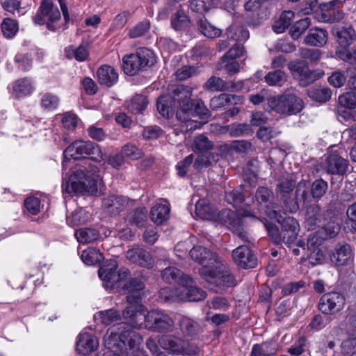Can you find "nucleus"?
Returning <instances> with one entry per match:
<instances>
[{"label":"nucleus","mask_w":356,"mask_h":356,"mask_svg":"<svg viewBox=\"0 0 356 356\" xmlns=\"http://www.w3.org/2000/svg\"><path fill=\"white\" fill-rule=\"evenodd\" d=\"M117 261L111 260L100 267L99 277L105 288H122L127 293V301L130 305L122 314L126 322L109 327L104 335V342L108 350H120L122 354H128V350H138L143 341L140 334L129 327L137 330L145 329L144 315L147 310L143 305L137 303L144 294L145 286L141 279H129V269L121 268L117 271Z\"/></svg>","instance_id":"nucleus-1"},{"label":"nucleus","mask_w":356,"mask_h":356,"mask_svg":"<svg viewBox=\"0 0 356 356\" xmlns=\"http://www.w3.org/2000/svg\"><path fill=\"white\" fill-rule=\"evenodd\" d=\"M190 255L193 260L202 265L200 274L207 282V287L210 290L221 293L229 287L236 286L235 278L215 252L197 245L191 250Z\"/></svg>","instance_id":"nucleus-2"},{"label":"nucleus","mask_w":356,"mask_h":356,"mask_svg":"<svg viewBox=\"0 0 356 356\" xmlns=\"http://www.w3.org/2000/svg\"><path fill=\"white\" fill-rule=\"evenodd\" d=\"M192 96V88L189 86L178 85L172 89V94L161 95L158 99L156 106L159 113L163 117L169 118L173 115L175 104L177 103V111L189 110V98Z\"/></svg>","instance_id":"nucleus-3"},{"label":"nucleus","mask_w":356,"mask_h":356,"mask_svg":"<svg viewBox=\"0 0 356 356\" xmlns=\"http://www.w3.org/2000/svg\"><path fill=\"white\" fill-rule=\"evenodd\" d=\"M100 175L95 166L90 165L86 172L77 169L70 176L68 181L63 184V191L69 194L94 193L97 191V182Z\"/></svg>","instance_id":"nucleus-4"},{"label":"nucleus","mask_w":356,"mask_h":356,"mask_svg":"<svg viewBox=\"0 0 356 356\" xmlns=\"http://www.w3.org/2000/svg\"><path fill=\"white\" fill-rule=\"evenodd\" d=\"M145 329L148 331L165 334L174 332L175 321L172 316L162 309H153L144 315Z\"/></svg>","instance_id":"nucleus-5"},{"label":"nucleus","mask_w":356,"mask_h":356,"mask_svg":"<svg viewBox=\"0 0 356 356\" xmlns=\"http://www.w3.org/2000/svg\"><path fill=\"white\" fill-rule=\"evenodd\" d=\"M122 61L124 73L134 76L144 67L153 65L156 63V57L152 50L140 48L136 54L124 56Z\"/></svg>","instance_id":"nucleus-6"},{"label":"nucleus","mask_w":356,"mask_h":356,"mask_svg":"<svg viewBox=\"0 0 356 356\" xmlns=\"http://www.w3.org/2000/svg\"><path fill=\"white\" fill-rule=\"evenodd\" d=\"M265 213L269 218L275 219L281 224L282 242L286 244H291L296 241L300 231V226L297 220L293 217L282 218V215L276 210L275 205L271 207L266 205Z\"/></svg>","instance_id":"nucleus-7"},{"label":"nucleus","mask_w":356,"mask_h":356,"mask_svg":"<svg viewBox=\"0 0 356 356\" xmlns=\"http://www.w3.org/2000/svg\"><path fill=\"white\" fill-rule=\"evenodd\" d=\"M344 150L337 146L332 147L325 154L324 161L321 167L327 173L335 175H343L346 173L349 162L343 157Z\"/></svg>","instance_id":"nucleus-8"},{"label":"nucleus","mask_w":356,"mask_h":356,"mask_svg":"<svg viewBox=\"0 0 356 356\" xmlns=\"http://www.w3.org/2000/svg\"><path fill=\"white\" fill-rule=\"evenodd\" d=\"M268 106L277 113L293 115L303 108L302 100L292 94H286L280 97H272L268 100Z\"/></svg>","instance_id":"nucleus-9"},{"label":"nucleus","mask_w":356,"mask_h":356,"mask_svg":"<svg viewBox=\"0 0 356 356\" xmlns=\"http://www.w3.org/2000/svg\"><path fill=\"white\" fill-rule=\"evenodd\" d=\"M63 154L65 158L68 159H79L86 156L95 161L102 159V152L99 146L91 141H75L65 149Z\"/></svg>","instance_id":"nucleus-10"},{"label":"nucleus","mask_w":356,"mask_h":356,"mask_svg":"<svg viewBox=\"0 0 356 356\" xmlns=\"http://www.w3.org/2000/svg\"><path fill=\"white\" fill-rule=\"evenodd\" d=\"M296 181L291 178L282 179L277 186L276 195L282 202L286 209L290 213H295L299 209V204L293 193Z\"/></svg>","instance_id":"nucleus-11"},{"label":"nucleus","mask_w":356,"mask_h":356,"mask_svg":"<svg viewBox=\"0 0 356 356\" xmlns=\"http://www.w3.org/2000/svg\"><path fill=\"white\" fill-rule=\"evenodd\" d=\"M345 298L339 292H329L323 294L318 302V309L325 314L333 315L344 307Z\"/></svg>","instance_id":"nucleus-12"},{"label":"nucleus","mask_w":356,"mask_h":356,"mask_svg":"<svg viewBox=\"0 0 356 356\" xmlns=\"http://www.w3.org/2000/svg\"><path fill=\"white\" fill-rule=\"evenodd\" d=\"M288 68L293 76L303 86L309 85L324 75V72L321 70L312 71L307 66L295 61L290 62L288 64Z\"/></svg>","instance_id":"nucleus-13"},{"label":"nucleus","mask_w":356,"mask_h":356,"mask_svg":"<svg viewBox=\"0 0 356 356\" xmlns=\"http://www.w3.org/2000/svg\"><path fill=\"white\" fill-rule=\"evenodd\" d=\"M160 346L170 353L189 355L188 342L181 337L172 334H164L159 339Z\"/></svg>","instance_id":"nucleus-14"},{"label":"nucleus","mask_w":356,"mask_h":356,"mask_svg":"<svg viewBox=\"0 0 356 356\" xmlns=\"http://www.w3.org/2000/svg\"><path fill=\"white\" fill-rule=\"evenodd\" d=\"M345 0H332L328 3L320 5V11L318 19L326 23H333L341 20L344 14L335 8L337 2L343 3Z\"/></svg>","instance_id":"nucleus-15"},{"label":"nucleus","mask_w":356,"mask_h":356,"mask_svg":"<svg viewBox=\"0 0 356 356\" xmlns=\"http://www.w3.org/2000/svg\"><path fill=\"white\" fill-rule=\"evenodd\" d=\"M234 261L243 268H252L257 264V257L246 245H240L232 251Z\"/></svg>","instance_id":"nucleus-16"},{"label":"nucleus","mask_w":356,"mask_h":356,"mask_svg":"<svg viewBox=\"0 0 356 356\" xmlns=\"http://www.w3.org/2000/svg\"><path fill=\"white\" fill-rule=\"evenodd\" d=\"M40 12L47 19V26L48 29L54 31L58 28L55 24L60 19V13L57 6H54L51 0H43L40 6Z\"/></svg>","instance_id":"nucleus-17"},{"label":"nucleus","mask_w":356,"mask_h":356,"mask_svg":"<svg viewBox=\"0 0 356 356\" xmlns=\"http://www.w3.org/2000/svg\"><path fill=\"white\" fill-rule=\"evenodd\" d=\"M40 12L47 19V26L48 29L54 31L58 28L55 24L60 19V13L57 6H54L51 0H43L40 6Z\"/></svg>","instance_id":"nucleus-18"},{"label":"nucleus","mask_w":356,"mask_h":356,"mask_svg":"<svg viewBox=\"0 0 356 356\" xmlns=\"http://www.w3.org/2000/svg\"><path fill=\"white\" fill-rule=\"evenodd\" d=\"M99 346L97 339L92 334L82 332L78 336L76 350L83 355L89 354L97 350Z\"/></svg>","instance_id":"nucleus-19"},{"label":"nucleus","mask_w":356,"mask_h":356,"mask_svg":"<svg viewBox=\"0 0 356 356\" xmlns=\"http://www.w3.org/2000/svg\"><path fill=\"white\" fill-rule=\"evenodd\" d=\"M328 38V32L321 28H311L304 38L305 44L322 47L325 45Z\"/></svg>","instance_id":"nucleus-20"},{"label":"nucleus","mask_w":356,"mask_h":356,"mask_svg":"<svg viewBox=\"0 0 356 356\" xmlns=\"http://www.w3.org/2000/svg\"><path fill=\"white\" fill-rule=\"evenodd\" d=\"M97 81L99 84L106 87H111L118 80V73L111 65L101 66L97 71Z\"/></svg>","instance_id":"nucleus-21"},{"label":"nucleus","mask_w":356,"mask_h":356,"mask_svg":"<svg viewBox=\"0 0 356 356\" xmlns=\"http://www.w3.org/2000/svg\"><path fill=\"white\" fill-rule=\"evenodd\" d=\"M127 204V200L119 195H111L103 200V207L106 211L112 216H116L122 211Z\"/></svg>","instance_id":"nucleus-22"},{"label":"nucleus","mask_w":356,"mask_h":356,"mask_svg":"<svg viewBox=\"0 0 356 356\" xmlns=\"http://www.w3.org/2000/svg\"><path fill=\"white\" fill-rule=\"evenodd\" d=\"M353 259L350 246L348 244L337 245L331 256V260L337 266L348 265Z\"/></svg>","instance_id":"nucleus-23"},{"label":"nucleus","mask_w":356,"mask_h":356,"mask_svg":"<svg viewBox=\"0 0 356 356\" xmlns=\"http://www.w3.org/2000/svg\"><path fill=\"white\" fill-rule=\"evenodd\" d=\"M333 33L337 37L338 43L344 48L349 47L356 40L355 31L351 26L335 27Z\"/></svg>","instance_id":"nucleus-24"},{"label":"nucleus","mask_w":356,"mask_h":356,"mask_svg":"<svg viewBox=\"0 0 356 356\" xmlns=\"http://www.w3.org/2000/svg\"><path fill=\"white\" fill-rule=\"evenodd\" d=\"M191 112H193V111L191 110L190 104L188 111L186 112L184 111H177L176 117L177 120L179 122L178 125L179 126V129L181 132H188L200 127V122L190 119V117L192 116L190 115V113Z\"/></svg>","instance_id":"nucleus-25"},{"label":"nucleus","mask_w":356,"mask_h":356,"mask_svg":"<svg viewBox=\"0 0 356 356\" xmlns=\"http://www.w3.org/2000/svg\"><path fill=\"white\" fill-rule=\"evenodd\" d=\"M170 216V208L163 204H155L150 211V218L156 225H161Z\"/></svg>","instance_id":"nucleus-26"},{"label":"nucleus","mask_w":356,"mask_h":356,"mask_svg":"<svg viewBox=\"0 0 356 356\" xmlns=\"http://www.w3.org/2000/svg\"><path fill=\"white\" fill-rule=\"evenodd\" d=\"M241 218L233 211L230 209H222L219 212L216 211V217L212 220L217 221L222 225H225L229 229L233 227L235 221L240 220Z\"/></svg>","instance_id":"nucleus-27"},{"label":"nucleus","mask_w":356,"mask_h":356,"mask_svg":"<svg viewBox=\"0 0 356 356\" xmlns=\"http://www.w3.org/2000/svg\"><path fill=\"white\" fill-rule=\"evenodd\" d=\"M195 212L198 217L205 220H212L216 217V211L205 199L200 200L196 203Z\"/></svg>","instance_id":"nucleus-28"},{"label":"nucleus","mask_w":356,"mask_h":356,"mask_svg":"<svg viewBox=\"0 0 356 356\" xmlns=\"http://www.w3.org/2000/svg\"><path fill=\"white\" fill-rule=\"evenodd\" d=\"M95 319H99L101 323L108 325L121 318L120 312L115 309H109L97 312L94 315Z\"/></svg>","instance_id":"nucleus-29"},{"label":"nucleus","mask_w":356,"mask_h":356,"mask_svg":"<svg viewBox=\"0 0 356 356\" xmlns=\"http://www.w3.org/2000/svg\"><path fill=\"white\" fill-rule=\"evenodd\" d=\"M13 90L17 97H22L31 95L33 87L31 81L25 78L17 80L13 84Z\"/></svg>","instance_id":"nucleus-30"},{"label":"nucleus","mask_w":356,"mask_h":356,"mask_svg":"<svg viewBox=\"0 0 356 356\" xmlns=\"http://www.w3.org/2000/svg\"><path fill=\"white\" fill-rule=\"evenodd\" d=\"M310 188V182L309 180L302 179L300 181L295 191V197L298 202H302L304 204L310 202V195L309 189Z\"/></svg>","instance_id":"nucleus-31"},{"label":"nucleus","mask_w":356,"mask_h":356,"mask_svg":"<svg viewBox=\"0 0 356 356\" xmlns=\"http://www.w3.org/2000/svg\"><path fill=\"white\" fill-rule=\"evenodd\" d=\"M81 258L86 265L93 266L102 261L103 255L99 250L94 248H88L82 252Z\"/></svg>","instance_id":"nucleus-32"},{"label":"nucleus","mask_w":356,"mask_h":356,"mask_svg":"<svg viewBox=\"0 0 356 356\" xmlns=\"http://www.w3.org/2000/svg\"><path fill=\"white\" fill-rule=\"evenodd\" d=\"M65 54L68 58H74L79 62L86 60L89 56L88 50L83 44H81L76 48L73 46H70L65 49Z\"/></svg>","instance_id":"nucleus-33"},{"label":"nucleus","mask_w":356,"mask_h":356,"mask_svg":"<svg viewBox=\"0 0 356 356\" xmlns=\"http://www.w3.org/2000/svg\"><path fill=\"white\" fill-rule=\"evenodd\" d=\"M311 19L305 17L296 22L290 28L289 34L293 40L298 39L311 26Z\"/></svg>","instance_id":"nucleus-34"},{"label":"nucleus","mask_w":356,"mask_h":356,"mask_svg":"<svg viewBox=\"0 0 356 356\" xmlns=\"http://www.w3.org/2000/svg\"><path fill=\"white\" fill-rule=\"evenodd\" d=\"M147 104L146 96L136 95L127 103V107L133 113H140L146 108Z\"/></svg>","instance_id":"nucleus-35"},{"label":"nucleus","mask_w":356,"mask_h":356,"mask_svg":"<svg viewBox=\"0 0 356 356\" xmlns=\"http://www.w3.org/2000/svg\"><path fill=\"white\" fill-rule=\"evenodd\" d=\"M179 327L182 333L186 336H193L199 330V324L193 319L183 316L179 322Z\"/></svg>","instance_id":"nucleus-36"},{"label":"nucleus","mask_w":356,"mask_h":356,"mask_svg":"<svg viewBox=\"0 0 356 356\" xmlns=\"http://www.w3.org/2000/svg\"><path fill=\"white\" fill-rule=\"evenodd\" d=\"M310 99L319 103L328 101L332 96V91L328 88H313L308 90Z\"/></svg>","instance_id":"nucleus-37"},{"label":"nucleus","mask_w":356,"mask_h":356,"mask_svg":"<svg viewBox=\"0 0 356 356\" xmlns=\"http://www.w3.org/2000/svg\"><path fill=\"white\" fill-rule=\"evenodd\" d=\"M277 352L275 345L273 343L265 342L261 344H254L252 348L250 356H270Z\"/></svg>","instance_id":"nucleus-38"},{"label":"nucleus","mask_w":356,"mask_h":356,"mask_svg":"<svg viewBox=\"0 0 356 356\" xmlns=\"http://www.w3.org/2000/svg\"><path fill=\"white\" fill-rule=\"evenodd\" d=\"M75 236L79 243H92L99 236V232L92 228H82L75 232Z\"/></svg>","instance_id":"nucleus-39"},{"label":"nucleus","mask_w":356,"mask_h":356,"mask_svg":"<svg viewBox=\"0 0 356 356\" xmlns=\"http://www.w3.org/2000/svg\"><path fill=\"white\" fill-rule=\"evenodd\" d=\"M213 142L203 134L196 136L192 144V149L195 152L202 153L213 149Z\"/></svg>","instance_id":"nucleus-40"},{"label":"nucleus","mask_w":356,"mask_h":356,"mask_svg":"<svg viewBox=\"0 0 356 356\" xmlns=\"http://www.w3.org/2000/svg\"><path fill=\"white\" fill-rule=\"evenodd\" d=\"M227 35L229 40H235L239 43L249 38V32L243 26L232 25L227 30Z\"/></svg>","instance_id":"nucleus-41"},{"label":"nucleus","mask_w":356,"mask_h":356,"mask_svg":"<svg viewBox=\"0 0 356 356\" xmlns=\"http://www.w3.org/2000/svg\"><path fill=\"white\" fill-rule=\"evenodd\" d=\"M198 27L201 33L209 38H217L221 34V30L211 24L206 19L201 18L199 19Z\"/></svg>","instance_id":"nucleus-42"},{"label":"nucleus","mask_w":356,"mask_h":356,"mask_svg":"<svg viewBox=\"0 0 356 356\" xmlns=\"http://www.w3.org/2000/svg\"><path fill=\"white\" fill-rule=\"evenodd\" d=\"M187 276L184 275L179 269L174 266L165 268L161 273L162 279L168 283H179L182 277Z\"/></svg>","instance_id":"nucleus-43"},{"label":"nucleus","mask_w":356,"mask_h":356,"mask_svg":"<svg viewBox=\"0 0 356 356\" xmlns=\"http://www.w3.org/2000/svg\"><path fill=\"white\" fill-rule=\"evenodd\" d=\"M321 208L318 204H312L307 208L305 220L309 228H313L320 222Z\"/></svg>","instance_id":"nucleus-44"},{"label":"nucleus","mask_w":356,"mask_h":356,"mask_svg":"<svg viewBox=\"0 0 356 356\" xmlns=\"http://www.w3.org/2000/svg\"><path fill=\"white\" fill-rule=\"evenodd\" d=\"M147 220V210L145 208H138L127 216V221L131 225L143 227Z\"/></svg>","instance_id":"nucleus-45"},{"label":"nucleus","mask_w":356,"mask_h":356,"mask_svg":"<svg viewBox=\"0 0 356 356\" xmlns=\"http://www.w3.org/2000/svg\"><path fill=\"white\" fill-rule=\"evenodd\" d=\"M189 104L191 106L193 112L190 113L191 115H197L200 118H207L210 116V112L206 107L204 102L201 99L191 100L189 98Z\"/></svg>","instance_id":"nucleus-46"},{"label":"nucleus","mask_w":356,"mask_h":356,"mask_svg":"<svg viewBox=\"0 0 356 356\" xmlns=\"http://www.w3.org/2000/svg\"><path fill=\"white\" fill-rule=\"evenodd\" d=\"M1 28L6 38H13L19 29L17 22L11 18H5L1 24Z\"/></svg>","instance_id":"nucleus-47"},{"label":"nucleus","mask_w":356,"mask_h":356,"mask_svg":"<svg viewBox=\"0 0 356 356\" xmlns=\"http://www.w3.org/2000/svg\"><path fill=\"white\" fill-rule=\"evenodd\" d=\"M190 20L185 13L181 10L177 11L171 19L172 27L176 31H181L186 29Z\"/></svg>","instance_id":"nucleus-48"},{"label":"nucleus","mask_w":356,"mask_h":356,"mask_svg":"<svg viewBox=\"0 0 356 356\" xmlns=\"http://www.w3.org/2000/svg\"><path fill=\"white\" fill-rule=\"evenodd\" d=\"M265 81L268 85L273 86H282L286 81V76L285 73L277 70L268 72L265 76Z\"/></svg>","instance_id":"nucleus-49"},{"label":"nucleus","mask_w":356,"mask_h":356,"mask_svg":"<svg viewBox=\"0 0 356 356\" xmlns=\"http://www.w3.org/2000/svg\"><path fill=\"white\" fill-rule=\"evenodd\" d=\"M311 194L314 199H321L325 193L328 188L327 182L323 179L315 180L312 184H310Z\"/></svg>","instance_id":"nucleus-50"},{"label":"nucleus","mask_w":356,"mask_h":356,"mask_svg":"<svg viewBox=\"0 0 356 356\" xmlns=\"http://www.w3.org/2000/svg\"><path fill=\"white\" fill-rule=\"evenodd\" d=\"M88 220L86 211L82 208L73 211L70 216L67 217V222L70 225H79L86 223Z\"/></svg>","instance_id":"nucleus-51"},{"label":"nucleus","mask_w":356,"mask_h":356,"mask_svg":"<svg viewBox=\"0 0 356 356\" xmlns=\"http://www.w3.org/2000/svg\"><path fill=\"white\" fill-rule=\"evenodd\" d=\"M59 98L49 92L44 93L40 99V105L44 110L54 111L59 104Z\"/></svg>","instance_id":"nucleus-52"},{"label":"nucleus","mask_w":356,"mask_h":356,"mask_svg":"<svg viewBox=\"0 0 356 356\" xmlns=\"http://www.w3.org/2000/svg\"><path fill=\"white\" fill-rule=\"evenodd\" d=\"M184 290L188 291V295H182V299H186L188 301H201L206 298L207 293L202 289L193 286L191 284L189 289H184Z\"/></svg>","instance_id":"nucleus-53"},{"label":"nucleus","mask_w":356,"mask_h":356,"mask_svg":"<svg viewBox=\"0 0 356 356\" xmlns=\"http://www.w3.org/2000/svg\"><path fill=\"white\" fill-rule=\"evenodd\" d=\"M206 88L212 91H225L229 88V83L223 81L221 78L211 76L206 83Z\"/></svg>","instance_id":"nucleus-54"},{"label":"nucleus","mask_w":356,"mask_h":356,"mask_svg":"<svg viewBox=\"0 0 356 356\" xmlns=\"http://www.w3.org/2000/svg\"><path fill=\"white\" fill-rule=\"evenodd\" d=\"M193 280L190 276H186L180 280L178 286L175 288V300L187 301L186 299H182V295H188V291L184 289H189L191 284H193Z\"/></svg>","instance_id":"nucleus-55"},{"label":"nucleus","mask_w":356,"mask_h":356,"mask_svg":"<svg viewBox=\"0 0 356 356\" xmlns=\"http://www.w3.org/2000/svg\"><path fill=\"white\" fill-rule=\"evenodd\" d=\"M300 56L311 63H316L321 58V51L317 49L300 48Z\"/></svg>","instance_id":"nucleus-56"},{"label":"nucleus","mask_w":356,"mask_h":356,"mask_svg":"<svg viewBox=\"0 0 356 356\" xmlns=\"http://www.w3.org/2000/svg\"><path fill=\"white\" fill-rule=\"evenodd\" d=\"M213 6V0H190V8L193 12L204 13Z\"/></svg>","instance_id":"nucleus-57"},{"label":"nucleus","mask_w":356,"mask_h":356,"mask_svg":"<svg viewBox=\"0 0 356 356\" xmlns=\"http://www.w3.org/2000/svg\"><path fill=\"white\" fill-rule=\"evenodd\" d=\"M234 98V95L222 93L218 96L213 97L210 102L211 108L217 111L224 106H225L228 103H229L232 99Z\"/></svg>","instance_id":"nucleus-58"},{"label":"nucleus","mask_w":356,"mask_h":356,"mask_svg":"<svg viewBox=\"0 0 356 356\" xmlns=\"http://www.w3.org/2000/svg\"><path fill=\"white\" fill-rule=\"evenodd\" d=\"M17 67L24 71L29 70L32 66V58L29 54L19 53L15 57Z\"/></svg>","instance_id":"nucleus-59"},{"label":"nucleus","mask_w":356,"mask_h":356,"mask_svg":"<svg viewBox=\"0 0 356 356\" xmlns=\"http://www.w3.org/2000/svg\"><path fill=\"white\" fill-rule=\"evenodd\" d=\"M122 154L124 157H127L131 160H137L143 156L142 151L132 144L124 145L122 148Z\"/></svg>","instance_id":"nucleus-60"},{"label":"nucleus","mask_w":356,"mask_h":356,"mask_svg":"<svg viewBox=\"0 0 356 356\" xmlns=\"http://www.w3.org/2000/svg\"><path fill=\"white\" fill-rule=\"evenodd\" d=\"M244 52L243 46L240 43H236L222 57V63L226 62L227 60H233L242 56Z\"/></svg>","instance_id":"nucleus-61"},{"label":"nucleus","mask_w":356,"mask_h":356,"mask_svg":"<svg viewBox=\"0 0 356 356\" xmlns=\"http://www.w3.org/2000/svg\"><path fill=\"white\" fill-rule=\"evenodd\" d=\"M339 103L341 106L355 108L356 107V95L353 92H345L339 97Z\"/></svg>","instance_id":"nucleus-62"},{"label":"nucleus","mask_w":356,"mask_h":356,"mask_svg":"<svg viewBox=\"0 0 356 356\" xmlns=\"http://www.w3.org/2000/svg\"><path fill=\"white\" fill-rule=\"evenodd\" d=\"M210 307L216 310L225 312L230 307V302L225 297L217 296L210 301Z\"/></svg>","instance_id":"nucleus-63"},{"label":"nucleus","mask_w":356,"mask_h":356,"mask_svg":"<svg viewBox=\"0 0 356 356\" xmlns=\"http://www.w3.org/2000/svg\"><path fill=\"white\" fill-rule=\"evenodd\" d=\"M243 195L239 190H233L225 194L226 201L234 207H238L243 202Z\"/></svg>","instance_id":"nucleus-64"}]
</instances>
